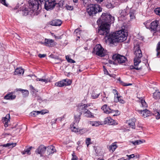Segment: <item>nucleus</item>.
Returning a JSON list of instances; mask_svg holds the SVG:
<instances>
[{
    "instance_id": "6",
    "label": "nucleus",
    "mask_w": 160,
    "mask_h": 160,
    "mask_svg": "<svg viewBox=\"0 0 160 160\" xmlns=\"http://www.w3.org/2000/svg\"><path fill=\"white\" fill-rule=\"evenodd\" d=\"M159 22V21L156 20L150 22V21H147L144 23V24L147 28H149L151 31L155 32L158 30V28Z\"/></svg>"
},
{
    "instance_id": "45",
    "label": "nucleus",
    "mask_w": 160,
    "mask_h": 160,
    "mask_svg": "<svg viewBox=\"0 0 160 160\" xmlns=\"http://www.w3.org/2000/svg\"><path fill=\"white\" fill-rule=\"evenodd\" d=\"M23 91L22 92L23 97H26L28 96L29 94V92L28 90H23Z\"/></svg>"
},
{
    "instance_id": "12",
    "label": "nucleus",
    "mask_w": 160,
    "mask_h": 160,
    "mask_svg": "<svg viewBox=\"0 0 160 160\" xmlns=\"http://www.w3.org/2000/svg\"><path fill=\"white\" fill-rule=\"evenodd\" d=\"M46 147L44 145H41L36 149L35 152L37 153L40 154L41 156H42L46 151Z\"/></svg>"
},
{
    "instance_id": "31",
    "label": "nucleus",
    "mask_w": 160,
    "mask_h": 160,
    "mask_svg": "<svg viewBox=\"0 0 160 160\" xmlns=\"http://www.w3.org/2000/svg\"><path fill=\"white\" fill-rule=\"evenodd\" d=\"M140 102L141 104V106L143 108H144L147 107V104L145 101L144 100H143L142 98H140Z\"/></svg>"
},
{
    "instance_id": "35",
    "label": "nucleus",
    "mask_w": 160,
    "mask_h": 160,
    "mask_svg": "<svg viewBox=\"0 0 160 160\" xmlns=\"http://www.w3.org/2000/svg\"><path fill=\"white\" fill-rule=\"evenodd\" d=\"M119 112L118 110H114L112 109H111L110 111V113L112 115V116H117L119 114Z\"/></svg>"
},
{
    "instance_id": "22",
    "label": "nucleus",
    "mask_w": 160,
    "mask_h": 160,
    "mask_svg": "<svg viewBox=\"0 0 160 160\" xmlns=\"http://www.w3.org/2000/svg\"><path fill=\"white\" fill-rule=\"evenodd\" d=\"M24 73V70L23 69L21 68H17L15 70L14 72V75H20L21 74H23Z\"/></svg>"
},
{
    "instance_id": "32",
    "label": "nucleus",
    "mask_w": 160,
    "mask_h": 160,
    "mask_svg": "<svg viewBox=\"0 0 160 160\" xmlns=\"http://www.w3.org/2000/svg\"><path fill=\"white\" fill-rule=\"evenodd\" d=\"M135 11L134 10L132 9H130L129 12V16L131 19L135 18Z\"/></svg>"
},
{
    "instance_id": "13",
    "label": "nucleus",
    "mask_w": 160,
    "mask_h": 160,
    "mask_svg": "<svg viewBox=\"0 0 160 160\" xmlns=\"http://www.w3.org/2000/svg\"><path fill=\"white\" fill-rule=\"evenodd\" d=\"M138 112L140 113L142 116L144 118L151 116L152 114V113L147 109L139 110Z\"/></svg>"
},
{
    "instance_id": "17",
    "label": "nucleus",
    "mask_w": 160,
    "mask_h": 160,
    "mask_svg": "<svg viewBox=\"0 0 160 160\" xmlns=\"http://www.w3.org/2000/svg\"><path fill=\"white\" fill-rule=\"evenodd\" d=\"M135 57L134 58L135 59H140L142 57V54L141 50L139 48L135 51Z\"/></svg>"
},
{
    "instance_id": "15",
    "label": "nucleus",
    "mask_w": 160,
    "mask_h": 160,
    "mask_svg": "<svg viewBox=\"0 0 160 160\" xmlns=\"http://www.w3.org/2000/svg\"><path fill=\"white\" fill-rule=\"evenodd\" d=\"M62 22L61 20L59 19L53 20L49 22V24L52 26H60Z\"/></svg>"
},
{
    "instance_id": "43",
    "label": "nucleus",
    "mask_w": 160,
    "mask_h": 160,
    "mask_svg": "<svg viewBox=\"0 0 160 160\" xmlns=\"http://www.w3.org/2000/svg\"><path fill=\"white\" fill-rule=\"evenodd\" d=\"M128 68L129 70L135 69L137 70H140L142 69V67H135V66H134L133 65L130 66Z\"/></svg>"
},
{
    "instance_id": "56",
    "label": "nucleus",
    "mask_w": 160,
    "mask_h": 160,
    "mask_svg": "<svg viewBox=\"0 0 160 160\" xmlns=\"http://www.w3.org/2000/svg\"><path fill=\"white\" fill-rule=\"evenodd\" d=\"M46 56V55L45 54H39L38 55V56L40 58H43L45 57Z\"/></svg>"
},
{
    "instance_id": "11",
    "label": "nucleus",
    "mask_w": 160,
    "mask_h": 160,
    "mask_svg": "<svg viewBox=\"0 0 160 160\" xmlns=\"http://www.w3.org/2000/svg\"><path fill=\"white\" fill-rule=\"evenodd\" d=\"M45 46L48 47H53L56 45V43L53 40L50 39H45L44 42L43 43Z\"/></svg>"
},
{
    "instance_id": "55",
    "label": "nucleus",
    "mask_w": 160,
    "mask_h": 160,
    "mask_svg": "<svg viewBox=\"0 0 160 160\" xmlns=\"http://www.w3.org/2000/svg\"><path fill=\"white\" fill-rule=\"evenodd\" d=\"M127 156L128 157V158L129 159L132 158L134 157H135V155H134V154H132L131 155H127Z\"/></svg>"
},
{
    "instance_id": "29",
    "label": "nucleus",
    "mask_w": 160,
    "mask_h": 160,
    "mask_svg": "<svg viewBox=\"0 0 160 160\" xmlns=\"http://www.w3.org/2000/svg\"><path fill=\"white\" fill-rule=\"evenodd\" d=\"M40 113H41L42 114H43L45 113L43 112L42 111H33L30 113V115L32 116L35 117Z\"/></svg>"
},
{
    "instance_id": "60",
    "label": "nucleus",
    "mask_w": 160,
    "mask_h": 160,
    "mask_svg": "<svg viewBox=\"0 0 160 160\" xmlns=\"http://www.w3.org/2000/svg\"><path fill=\"white\" fill-rule=\"evenodd\" d=\"M54 36L55 37V38L56 39H59L61 38V36L58 37L56 36L55 35H54Z\"/></svg>"
},
{
    "instance_id": "9",
    "label": "nucleus",
    "mask_w": 160,
    "mask_h": 160,
    "mask_svg": "<svg viewBox=\"0 0 160 160\" xmlns=\"http://www.w3.org/2000/svg\"><path fill=\"white\" fill-rule=\"evenodd\" d=\"M113 58L114 59L116 62H118L119 63H123L126 61V57L120 54L114 55H113Z\"/></svg>"
},
{
    "instance_id": "2",
    "label": "nucleus",
    "mask_w": 160,
    "mask_h": 160,
    "mask_svg": "<svg viewBox=\"0 0 160 160\" xmlns=\"http://www.w3.org/2000/svg\"><path fill=\"white\" fill-rule=\"evenodd\" d=\"M40 3H41V1H29L28 3L29 8L25 7L23 10L24 15L26 16L28 14L29 12L32 11L35 12V14L38 15L42 8Z\"/></svg>"
},
{
    "instance_id": "49",
    "label": "nucleus",
    "mask_w": 160,
    "mask_h": 160,
    "mask_svg": "<svg viewBox=\"0 0 160 160\" xmlns=\"http://www.w3.org/2000/svg\"><path fill=\"white\" fill-rule=\"evenodd\" d=\"M72 158L71 160H77L78 159L77 157L75 155V152H73L72 154Z\"/></svg>"
},
{
    "instance_id": "40",
    "label": "nucleus",
    "mask_w": 160,
    "mask_h": 160,
    "mask_svg": "<svg viewBox=\"0 0 160 160\" xmlns=\"http://www.w3.org/2000/svg\"><path fill=\"white\" fill-rule=\"evenodd\" d=\"M141 62V61L140 59L134 58V65L135 67H137V66Z\"/></svg>"
},
{
    "instance_id": "44",
    "label": "nucleus",
    "mask_w": 160,
    "mask_h": 160,
    "mask_svg": "<svg viewBox=\"0 0 160 160\" xmlns=\"http://www.w3.org/2000/svg\"><path fill=\"white\" fill-rule=\"evenodd\" d=\"M10 116L9 114H7L5 117L4 118V121L5 122L8 123V121H9Z\"/></svg>"
},
{
    "instance_id": "37",
    "label": "nucleus",
    "mask_w": 160,
    "mask_h": 160,
    "mask_svg": "<svg viewBox=\"0 0 160 160\" xmlns=\"http://www.w3.org/2000/svg\"><path fill=\"white\" fill-rule=\"evenodd\" d=\"M65 86H67L70 85L72 83V81L68 79L63 80Z\"/></svg>"
},
{
    "instance_id": "25",
    "label": "nucleus",
    "mask_w": 160,
    "mask_h": 160,
    "mask_svg": "<svg viewBox=\"0 0 160 160\" xmlns=\"http://www.w3.org/2000/svg\"><path fill=\"white\" fill-rule=\"evenodd\" d=\"M145 142V140H138L135 141H131V142L134 145H137L142 143Z\"/></svg>"
},
{
    "instance_id": "54",
    "label": "nucleus",
    "mask_w": 160,
    "mask_h": 160,
    "mask_svg": "<svg viewBox=\"0 0 160 160\" xmlns=\"http://www.w3.org/2000/svg\"><path fill=\"white\" fill-rule=\"evenodd\" d=\"M112 92L114 94V96H116L117 95H118L119 94L118 93V91L115 89H113Z\"/></svg>"
},
{
    "instance_id": "38",
    "label": "nucleus",
    "mask_w": 160,
    "mask_h": 160,
    "mask_svg": "<svg viewBox=\"0 0 160 160\" xmlns=\"http://www.w3.org/2000/svg\"><path fill=\"white\" fill-rule=\"evenodd\" d=\"M31 148L32 147H30L27 149L25 150L22 152V153L23 154H27L30 155L31 154L30 150H31Z\"/></svg>"
},
{
    "instance_id": "36",
    "label": "nucleus",
    "mask_w": 160,
    "mask_h": 160,
    "mask_svg": "<svg viewBox=\"0 0 160 160\" xmlns=\"http://www.w3.org/2000/svg\"><path fill=\"white\" fill-rule=\"evenodd\" d=\"M55 86L59 87H62L65 86L63 80L62 81L55 83Z\"/></svg>"
},
{
    "instance_id": "8",
    "label": "nucleus",
    "mask_w": 160,
    "mask_h": 160,
    "mask_svg": "<svg viewBox=\"0 0 160 160\" xmlns=\"http://www.w3.org/2000/svg\"><path fill=\"white\" fill-rule=\"evenodd\" d=\"M45 2L44 4V8L47 10L52 9L56 5H58L60 7H61L62 5H60V3H57L56 2V1H45Z\"/></svg>"
},
{
    "instance_id": "24",
    "label": "nucleus",
    "mask_w": 160,
    "mask_h": 160,
    "mask_svg": "<svg viewBox=\"0 0 160 160\" xmlns=\"http://www.w3.org/2000/svg\"><path fill=\"white\" fill-rule=\"evenodd\" d=\"M48 152L49 155L54 153L55 152L54 147L52 146H50L48 147Z\"/></svg>"
},
{
    "instance_id": "30",
    "label": "nucleus",
    "mask_w": 160,
    "mask_h": 160,
    "mask_svg": "<svg viewBox=\"0 0 160 160\" xmlns=\"http://www.w3.org/2000/svg\"><path fill=\"white\" fill-rule=\"evenodd\" d=\"M117 147V145L115 144V143H112L109 146V150L110 151H112V152H113Z\"/></svg>"
},
{
    "instance_id": "53",
    "label": "nucleus",
    "mask_w": 160,
    "mask_h": 160,
    "mask_svg": "<svg viewBox=\"0 0 160 160\" xmlns=\"http://www.w3.org/2000/svg\"><path fill=\"white\" fill-rule=\"evenodd\" d=\"M40 81L42 82H44L45 83H47V82L49 81V80L48 79H43L42 78H41Z\"/></svg>"
},
{
    "instance_id": "46",
    "label": "nucleus",
    "mask_w": 160,
    "mask_h": 160,
    "mask_svg": "<svg viewBox=\"0 0 160 160\" xmlns=\"http://www.w3.org/2000/svg\"><path fill=\"white\" fill-rule=\"evenodd\" d=\"M154 11L157 15L160 16V7L156 8Z\"/></svg>"
},
{
    "instance_id": "52",
    "label": "nucleus",
    "mask_w": 160,
    "mask_h": 160,
    "mask_svg": "<svg viewBox=\"0 0 160 160\" xmlns=\"http://www.w3.org/2000/svg\"><path fill=\"white\" fill-rule=\"evenodd\" d=\"M66 8L67 9L69 10H72L73 9L72 6L68 5L66 6Z\"/></svg>"
},
{
    "instance_id": "51",
    "label": "nucleus",
    "mask_w": 160,
    "mask_h": 160,
    "mask_svg": "<svg viewBox=\"0 0 160 160\" xmlns=\"http://www.w3.org/2000/svg\"><path fill=\"white\" fill-rule=\"evenodd\" d=\"M0 3H1L2 4L6 7L8 6V4L6 2V1H0Z\"/></svg>"
},
{
    "instance_id": "18",
    "label": "nucleus",
    "mask_w": 160,
    "mask_h": 160,
    "mask_svg": "<svg viewBox=\"0 0 160 160\" xmlns=\"http://www.w3.org/2000/svg\"><path fill=\"white\" fill-rule=\"evenodd\" d=\"M102 109L103 111L106 114H109L110 113L111 109L109 107H108L107 105H104L102 108Z\"/></svg>"
},
{
    "instance_id": "48",
    "label": "nucleus",
    "mask_w": 160,
    "mask_h": 160,
    "mask_svg": "<svg viewBox=\"0 0 160 160\" xmlns=\"http://www.w3.org/2000/svg\"><path fill=\"white\" fill-rule=\"evenodd\" d=\"M156 117V118L157 119H158L160 118V114L157 111L154 113Z\"/></svg>"
},
{
    "instance_id": "41",
    "label": "nucleus",
    "mask_w": 160,
    "mask_h": 160,
    "mask_svg": "<svg viewBox=\"0 0 160 160\" xmlns=\"http://www.w3.org/2000/svg\"><path fill=\"white\" fill-rule=\"evenodd\" d=\"M156 51L157 52V56L158 57H159L160 56V41L158 42V45L156 49Z\"/></svg>"
},
{
    "instance_id": "59",
    "label": "nucleus",
    "mask_w": 160,
    "mask_h": 160,
    "mask_svg": "<svg viewBox=\"0 0 160 160\" xmlns=\"http://www.w3.org/2000/svg\"><path fill=\"white\" fill-rule=\"evenodd\" d=\"M104 68V66H103V68ZM104 72L105 74H107L108 73V71H107V70L105 69L104 68Z\"/></svg>"
},
{
    "instance_id": "64",
    "label": "nucleus",
    "mask_w": 160,
    "mask_h": 160,
    "mask_svg": "<svg viewBox=\"0 0 160 160\" xmlns=\"http://www.w3.org/2000/svg\"><path fill=\"white\" fill-rule=\"evenodd\" d=\"M132 85V84H131V83H129L128 84H125L124 85V86H129V85Z\"/></svg>"
},
{
    "instance_id": "50",
    "label": "nucleus",
    "mask_w": 160,
    "mask_h": 160,
    "mask_svg": "<svg viewBox=\"0 0 160 160\" xmlns=\"http://www.w3.org/2000/svg\"><path fill=\"white\" fill-rule=\"evenodd\" d=\"M127 14V12L125 9H124L122 11L121 13V15L123 16H126Z\"/></svg>"
},
{
    "instance_id": "62",
    "label": "nucleus",
    "mask_w": 160,
    "mask_h": 160,
    "mask_svg": "<svg viewBox=\"0 0 160 160\" xmlns=\"http://www.w3.org/2000/svg\"><path fill=\"white\" fill-rule=\"evenodd\" d=\"M66 59L67 60V61L68 62V60L70 59V58H69V56H66Z\"/></svg>"
},
{
    "instance_id": "26",
    "label": "nucleus",
    "mask_w": 160,
    "mask_h": 160,
    "mask_svg": "<svg viewBox=\"0 0 160 160\" xmlns=\"http://www.w3.org/2000/svg\"><path fill=\"white\" fill-rule=\"evenodd\" d=\"M71 129L72 132H80V130L76 128L75 126L73 124L71 126Z\"/></svg>"
},
{
    "instance_id": "20",
    "label": "nucleus",
    "mask_w": 160,
    "mask_h": 160,
    "mask_svg": "<svg viewBox=\"0 0 160 160\" xmlns=\"http://www.w3.org/2000/svg\"><path fill=\"white\" fill-rule=\"evenodd\" d=\"M136 120L135 118H132L129 120L128 121V124L132 128H135V122Z\"/></svg>"
},
{
    "instance_id": "7",
    "label": "nucleus",
    "mask_w": 160,
    "mask_h": 160,
    "mask_svg": "<svg viewBox=\"0 0 160 160\" xmlns=\"http://www.w3.org/2000/svg\"><path fill=\"white\" fill-rule=\"evenodd\" d=\"M93 52L97 55L102 57L105 55V51L101 45H96L93 49Z\"/></svg>"
},
{
    "instance_id": "19",
    "label": "nucleus",
    "mask_w": 160,
    "mask_h": 160,
    "mask_svg": "<svg viewBox=\"0 0 160 160\" xmlns=\"http://www.w3.org/2000/svg\"><path fill=\"white\" fill-rule=\"evenodd\" d=\"M16 96L15 95H13L12 93H9L5 96L4 98L5 99L7 100H12L16 98Z\"/></svg>"
},
{
    "instance_id": "63",
    "label": "nucleus",
    "mask_w": 160,
    "mask_h": 160,
    "mask_svg": "<svg viewBox=\"0 0 160 160\" xmlns=\"http://www.w3.org/2000/svg\"><path fill=\"white\" fill-rule=\"evenodd\" d=\"M10 135V133H8L4 132L3 133V135Z\"/></svg>"
},
{
    "instance_id": "23",
    "label": "nucleus",
    "mask_w": 160,
    "mask_h": 160,
    "mask_svg": "<svg viewBox=\"0 0 160 160\" xmlns=\"http://www.w3.org/2000/svg\"><path fill=\"white\" fill-rule=\"evenodd\" d=\"M89 124L92 126L98 127L101 125V122L99 121H89Z\"/></svg>"
},
{
    "instance_id": "42",
    "label": "nucleus",
    "mask_w": 160,
    "mask_h": 160,
    "mask_svg": "<svg viewBox=\"0 0 160 160\" xmlns=\"http://www.w3.org/2000/svg\"><path fill=\"white\" fill-rule=\"evenodd\" d=\"M100 93H96L94 92L92 93L91 97L93 99H96L98 97Z\"/></svg>"
},
{
    "instance_id": "28",
    "label": "nucleus",
    "mask_w": 160,
    "mask_h": 160,
    "mask_svg": "<svg viewBox=\"0 0 160 160\" xmlns=\"http://www.w3.org/2000/svg\"><path fill=\"white\" fill-rule=\"evenodd\" d=\"M16 145V143H7L6 144H4L2 145L3 147H8L9 148H13V147H15Z\"/></svg>"
},
{
    "instance_id": "33",
    "label": "nucleus",
    "mask_w": 160,
    "mask_h": 160,
    "mask_svg": "<svg viewBox=\"0 0 160 160\" xmlns=\"http://www.w3.org/2000/svg\"><path fill=\"white\" fill-rule=\"evenodd\" d=\"M81 32V31L79 29H77L75 30L74 34L78 38H79Z\"/></svg>"
},
{
    "instance_id": "16",
    "label": "nucleus",
    "mask_w": 160,
    "mask_h": 160,
    "mask_svg": "<svg viewBox=\"0 0 160 160\" xmlns=\"http://www.w3.org/2000/svg\"><path fill=\"white\" fill-rule=\"evenodd\" d=\"M115 121L112 119L110 117H108L105 119L104 123L105 124H108L112 125L114 124Z\"/></svg>"
},
{
    "instance_id": "58",
    "label": "nucleus",
    "mask_w": 160,
    "mask_h": 160,
    "mask_svg": "<svg viewBox=\"0 0 160 160\" xmlns=\"http://www.w3.org/2000/svg\"><path fill=\"white\" fill-rule=\"evenodd\" d=\"M68 62L71 63H74L75 62V61L74 60L71 58L68 60Z\"/></svg>"
},
{
    "instance_id": "10",
    "label": "nucleus",
    "mask_w": 160,
    "mask_h": 160,
    "mask_svg": "<svg viewBox=\"0 0 160 160\" xmlns=\"http://www.w3.org/2000/svg\"><path fill=\"white\" fill-rule=\"evenodd\" d=\"M82 114V112L78 109L74 113V118L75 119L74 124L75 125H77L80 119V116Z\"/></svg>"
},
{
    "instance_id": "14",
    "label": "nucleus",
    "mask_w": 160,
    "mask_h": 160,
    "mask_svg": "<svg viewBox=\"0 0 160 160\" xmlns=\"http://www.w3.org/2000/svg\"><path fill=\"white\" fill-rule=\"evenodd\" d=\"M114 102L116 103L119 102L121 103L124 104L125 102V101L123 100L122 97L120 96L119 94L114 97Z\"/></svg>"
},
{
    "instance_id": "34",
    "label": "nucleus",
    "mask_w": 160,
    "mask_h": 160,
    "mask_svg": "<svg viewBox=\"0 0 160 160\" xmlns=\"http://www.w3.org/2000/svg\"><path fill=\"white\" fill-rule=\"evenodd\" d=\"M88 106L87 104H82L78 107V109L80 110V109L86 111L87 109L86 108H88Z\"/></svg>"
},
{
    "instance_id": "5",
    "label": "nucleus",
    "mask_w": 160,
    "mask_h": 160,
    "mask_svg": "<svg viewBox=\"0 0 160 160\" xmlns=\"http://www.w3.org/2000/svg\"><path fill=\"white\" fill-rule=\"evenodd\" d=\"M102 11V8L99 5L96 4H90L89 5L87 9V12L90 16H93L98 12Z\"/></svg>"
},
{
    "instance_id": "61",
    "label": "nucleus",
    "mask_w": 160,
    "mask_h": 160,
    "mask_svg": "<svg viewBox=\"0 0 160 160\" xmlns=\"http://www.w3.org/2000/svg\"><path fill=\"white\" fill-rule=\"evenodd\" d=\"M57 120L56 119H52V122H51L52 123V124L55 123L57 121Z\"/></svg>"
},
{
    "instance_id": "27",
    "label": "nucleus",
    "mask_w": 160,
    "mask_h": 160,
    "mask_svg": "<svg viewBox=\"0 0 160 160\" xmlns=\"http://www.w3.org/2000/svg\"><path fill=\"white\" fill-rule=\"evenodd\" d=\"M153 98L156 99H158L160 98V92L156 91L153 93Z\"/></svg>"
},
{
    "instance_id": "4",
    "label": "nucleus",
    "mask_w": 160,
    "mask_h": 160,
    "mask_svg": "<svg viewBox=\"0 0 160 160\" xmlns=\"http://www.w3.org/2000/svg\"><path fill=\"white\" fill-rule=\"evenodd\" d=\"M114 18L111 15L107 13H102L101 17L97 21L99 24L100 22L111 24L113 23Z\"/></svg>"
},
{
    "instance_id": "1",
    "label": "nucleus",
    "mask_w": 160,
    "mask_h": 160,
    "mask_svg": "<svg viewBox=\"0 0 160 160\" xmlns=\"http://www.w3.org/2000/svg\"><path fill=\"white\" fill-rule=\"evenodd\" d=\"M127 34L122 30L110 34L108 39L110 43L115 44L117 42H122L127 38Z\"/></svg>"
},
{
    "instance_id": "47",
    "label": "nucleus",
    "mask_w": 160,
    "mask_h": 160,
    "mask_svg": "<svg viewBox=\"0 0 160 160\" xmlns=\"http://www.w3.org/2000/svg\"><path fill=\"white\" fill-rule=\"evenodd\" d=\"M86 143L87 144V147H88L89 145L91 143V139L90 138H88L86 139Z\"/></svg>"
},
{
    "instance_id": "57",
    "label": "nucleus",
    "mask_w": 160,
    "mask_h": 160,
    "mask_svg": "<svg viewBox=\"0 0 160 160\" xmlns=\"http://www.w3.org/2000/svg\"><path fill=\"white\" fill-rule=\"evenodd\" d=\"M15 36L16 37V38L19 40L20 41L21 40L20 36H18V35L17 34H16L15 35Z\"/></svg>"
},
{
    "instance_id": "3",
    "label": "nucleus",
    "mask_w": 160,
    "mask_h": 160,
    "mask_svg": "<svg viewBox=\"0 0 160 160\" xmlns=\"http://www.w3.org/2000/svg\"><path fill=\"white\" fill-rule=\"evenodd\" d=\"M97 24L98 25H100L98 29V33L104 37L108 36L110 32V24L102 22H100L99 24Z\"/></svg>"
},
{
    "instance_id": "21",
    "label": "nucleus",
    "mask_w": 160,
    "mask_h": 160,
    "mask_svg": "<svg viewBox=\"0 0 160 160\" xmlns=\"http://www.w3.org/2000/svg\"><path fill=\"white\" fill-rule=\"evenodd\" d=\"M85 116L87 118H94L93 114L89 110H87L84 112Z\"/></svg>"
},
{
    "instance_id": "39",
    "label": "nucleus",
    "mask_w": 160,
    "mask_h": 160,
    "mask_svg": "<svg viewBox=\"0 0 160 160\" xmlns=\"http://www.w3.org/2000/svg\"><path fill=\"white\" fill-rule=\"evenodd\" d=\"M114 2L113 1H112V2L108 3V4H106V7L108 8H112L115 7V5H114Z\"/></svg>"
}]
</instances>
